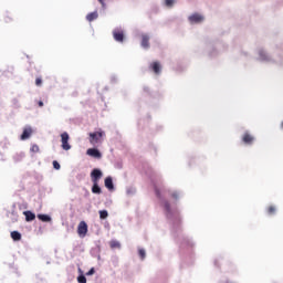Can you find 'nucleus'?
<instances>
[{
	"instance_id": "f257e3e1",
	"label": "nucleus",
	"mask_w": 283,
	"mask_h": 283,
	"mask_svg": "<svg viewBox=\"0 0 283 283\" xmlns=\"http://www.w3.org/2000/svg\"><path fill=\"white\" fill-rule=\"evenodd\" d=\"M254 54L256 61H259L260 63H280L275 59H273V55L270 54L269 51L264 49V46L256 48Z\"/></svg>"
},
{
	"instance_id": "f03ea898",
	"label": "nucleus",
	"mask_w": 283,
	"mask_h": 283,
	"mask_svg": "<svg viewBox=\"0 0 283 283\" xmlns=\"http://www.w3.org/2000/svg\"><path fill=\"white\" fill-rule=\"evenodd\" d=\"M188 23L190 25H200V23H205V14L200 12H193L188 17Z\"/></svg>"
},
{
	"instance_id": "7ed1b4c3",
	"label": "nucleus",
	"mask_w": 283,
	"mask_h": 283,
	"mask_svg": "<svg viewBox=\"0 0 283 283\" xmlns=\"http://www.w3.org/2000/svg\"><path fill=\"white\" fill-rule=\"evenodd\" d=\"M103 137H105V133L102 129L90 133L91 145H98L99 143H103Z\"/></svg>"
},
{
	"instance_id": "20e7f679",
	"label": "nucleus",
	"mask_w": 283,
	"mask_h": 283,
	"mask_svg": "<svg viewBox=\"0 0 283 283\" xmlns=\"http://www.w3.org/2000/svg\"><path fill=\"white\" fill-rule=\"evenodd\" d=\"M113 39L116 43H123L125 41V29L117 27L113 30Z\"/></svg>"
},
{
	"instance_id": "39448f33",
	"label": "nucleus",
	"mask_w": 283,
	"mask_h": 283,
	"mask_svg": "<svg viewBox=\"0 0 283 283\" xmlns=\"http://www.w3.org/2000/svg\"><path fill=\"white\" fill-rule=\"evenodd\" d=\"M61 143L64 151H70V149H72V145H70V134H67V132L61 134Z\"/></svg>"
},
{
	"instance_id": "423d86ee",
	"label": "nucleus",
	"mask_w": 283,
	"mask_h": 283,
	"mask_svg": "<svg viewBox=\"0 0 283 283\" xmlns=\"http://www.w3.org/2000/svg\"><path fill=\"white\" fill-rule=\"evenodd\" d=\"M242 143L244 145H253L255 143V136H253L252 134L249 133V130H247L241 138Z\"/></svg>"
},
{
	"instance_id": "0eeeda50",
	"label": "nucleus",
	"mask_w": 283,
	"mask_h": 283,
	"mask_svg": "<svg viewBox=\"0 0 283 283\" xmlns=\"http://www.w3.org/2000/svg\"><path fill=\"white\" fill-rule=\"evenodd\" d=\"M103 178V171L98 168H95L91 172V180L92 182H99V180Z\"/></svg>"
},
{
	"instance_id": "6e6552de",
	"label": "nucleus",
	"mask_w": 283,
	"mask_h": 283,
	"mask_svg": "<svg viewBox=\"0 0 283 283\" xmlns=\"http://www.w3.org/2000/svg\"><path fill=\"white\" fill-rule=\"evenodd\" d=\"M77 235H80V238H85V235H87V223L85 221L78 223Z\"/></svg>"
},
{
	"instance_id": "1a4fd4ad",
	"label": "nucleus",
	"mask_w": 283,
	"mask_h": 283,
	"mask_svg": "<svg viewBox=\"0 0 283 283\" xmlns=\"http://www.w3.org/2000/svg\"><path fill=\"white\" fill-rule=\"evenodd\" d=\"M163 205H164V209L166 211L167 218H171L178 214V211L176 209H171V206H169V202L164 201Z\"/></svg>"
},
{
	"instance_id": "9d476101",
	"label": "nucleus",
	"mask_w": 283,
	"mask_h": 283,
	"mask_svg": "<svg viewBox=\"0 0 283 283\" xmlns=\"http://www.w3.org/2000/svg\"><path fill=\"white\" fill-rule=\"evenodd\" d=\"M149 39H151V36L149 35V33H142L140 46H142L144 50H149Z\"/></svg>"
},
{
	"instance_id": "9b49d317",
	"label": "nucleus",
	"mask_w": 283,
	"mask_h": 283,
	"mask_svg": "<svg viewBox=\"0 0 283 283\" xmlns=\"http://www.w3.org/2000/svg\"><path fill=\"white\" fill-rule=\"evenodd\" d=\"M86 154H87V156H91L92 158H103V155L96 148H88L86 150Z\"/></svg>"
},
{
	"instance_id": "f8f14e48",
	"label": "nucleus",
	"mask_w": 283,
	"mask_h": 283,
	"mask_svg": "<svg viewBox=\"0 0 283 283\" xmlns=\"http://www.w3.org/2000/svg\"><path fill=\"white\" fill-rule=\"evenodd\" d=\"M104 185L108 191H114V179L112 177H106L104 180Z\"/></svg>"
},
{
	"instance_id": "ddd939ff",
	"label": "nucleus",
	"mask_w": 283,
	"mask_h": 283,
	"mask_svg": "<svg viewBox=\"0 0 283 283\" xmlns=\"http://www.w3.org/2000/svg\"><path fill=\"white\" fill-rule=\"evenodd\" d=\"M150 69L153 70V72H154L155 74H160V72H161V70H163V66H160V63H158V62H153V63L150 64Z\"/></svg>"
},
{
	"instance_id": "4468645a",
	"label": "nucleus",
	"mask_w": 283,
	"mask_h": 283,
	"mask_svg": "<svg viewBox=\"0 0 283 283\" xmlns=\"http://www.w3.org/2000/svg\"><path fill=\"white\" fill-rule=\"evenodd\" d=\"M30 136H32V128L27 127V128H24V130L21 135V140H28V138H30Z\"/></svg>"
},
{
	"instance_id": "2eb2a0df",
	"label": "nucleus",
	"mask_w": 283,
	"mask_h": 283,
	"mask_svg": "<svg viewBox=\"0 0 283 283\" xmlns=\"http://www.w3.org/2000/svg\"><path fill=\"white\" fill-rule=\"evenodd\" d=\"M177 3L178 0H164L161 6H164V8H174Z\"/></svg>"
},
{
	"instance_id": "dca6fc26",
	"label": "nucleus",
	"mask_w": 283,
	"mask_h": 283,
	"mask_svg": "<svg viewBox=\"0 0 283 283\" xmlns=\"http://www.w3.org/2000/svg\"><path fill=\"white\" fill-rule=\"evenodd\" d=\"M23 214L25 216L27 222H32V220H35L36 214H34L32 211H24Z\"/></svg>"
},
{
	"instance_id": "f3484780",
	"label": "nucleus",
	"mask_w": 283,
	"mask_h": 283,
	"mask_svg": "<svg viewBox=\"0 0 283 283\" xmlns=\"http://www.w3.org/2000/svg\"><path fill=\"white\" fill-rule=\"evenodd\" d=\"M96 19H98V12L97 11H94V12H91L86 15V21H96Z\"/></svg>"
},
{
	"instance_id": "a211bd4d",
	"label": "nucleus",
	"mask_w": 283,
	"mask_h": 283,
	"mask_svg": "<svg viewBox=\"0 0 283 283\" xmlns=\"http://www.w3.org/2000/svg\"><path fill=\"white\" fill-rule=\"evenodd\" d=\"M92 193H96L97 196H99V193H103V190L101 189V186H98V182H93Z\"/></svg>"
},
{
	"instance_id": "6ab92c4d",
	"label": "nucleus",
	"mask_w": 283,
	"mask_h": 283,
	"mask_svg": "<svg viewBox=\"0 0 283 283\" xmlns=\"http://www.w3.org/2000/svg\"><path fill=\"white\" fill-rule=\"evenodd\" d=\"M41 222H52V217L50 214H38Z\"/></svg>"
},
{
	"instance_id": "aec40b11",
	"label": "nucleus",
	"mask_w": 283,
	"mask_h": 283,
	"mask_svg": "<svg viewBox=\"0 0 283 283\" xmlns=\"http://www.w3.org/2000/svg\"><path fill=\"white\" fill-rule=\"evenodd\" d=\"M138 256L140 258V260H145V258H147V251L145 250V248H138Z\"/></svg>"
},
{
	"instance_id": "412c9836",
	"label": "nucleus",
	"mask_w": 283,
	"mask_h": 283,
	"mask_svg": "<svg viewBox=\"0 0 283 283\" xmlns=\"http://www.w3.org/2000/svg\"><path fill=\"white\" fill-rule=\"evenodd\" d=\"M11 238H12V240H14V242H19V240H21V234L19 231H12Z\"/></svg>"
},
{
	"instance_id": "4be33fe9",
	"label": "nucleus",
	"mask_w": 283,
	"mask_h": 283,
	"mask_svg": "<svg viewBox=\"0 0 283 283\" xmlns=\"http://www.w3.org/2000/svg\"><path fill=\"white\" fill-rule=\"evenodd\" d=\"M9 218L11 219L12 222H18V220H19V214H18L15 211H12V212L9 214Z\"/></svg>"
},
{
	"instance_id": "5701e85b",
	"label": "nucleus",
	"mask_w": 283,
	"mask_h": 283,
	"mask_svg": "<svg viewBox=\"0 0 283 283\" xmlns=\"http://www.w3.org/2000/svg\"><path fill=\"white\" fill-rule=\"evenodd\" d=\"M111 249H120V242L118 240H112Z\"/></svg>"
},
{
	"instance_id": "b1692460",
	"label": "nucleus",
	"mask_w": 283,
	"mask_h": 283,
	"mask_svg": "<svg viewBox=\"0 0 283 283\" xmlns=\"http://www.w3.org/2000/svg\"><path fill=\"white\" fill-rule=\"evenodd\" d=\"M109 212H107V210H99V218L101 220H106V218H108Z\"/></svg>"
},
{
	"instance_id": "393cba45",
	"label": "nucleus",
	"mask_w": 283,
	"mask_h": 283,
	"mask_svg": "<svg viewBox=\"0 0 283 283\" xmlns=\"http://www.w3.org/2000/svg\"><path fill=\"white\" fill-rule=\"evenodd\" d=\"M13 158L17 163H19V160H23V158H25V154L24 153L17 154L14 155Z\"/></svg>"
},
{
	"instance_id": "a878e982",
	"label": "nucleus",
	"mask_w": 283,
	"mask_h": 283,
	"mask_svg": "<svg viewBox=\"0 0 283 283\" xmlns=\"http://www.w3.org/2000/svg\"><path fill=\"white\" fill-rule=\"evenodd\" d=\"M275 211H276V209H275L274 206H270V207L268 208V213H269V216H275Z\"/></svg>"
},
{
	"instance_id": "bb28decb",
	"label": "nucleus",
	"mask_w": 283,
	"mask_h": 283,
	"mask_svg": "<svg viewBox=\"0 0 283 283\" xmlns=\"http://www.w3.org/2000/svg\"><path fill=\"white\" fill-rule=\"evenodd\" d=\"M135 190L132 189V186L126 187V196H128L129 198L132 197V193H134Z\"/></svg>"
},
{
	"instance_id": "cd10ccee",
	"label": "nucleus",
	"mask_w": 283,
	"mask_h": 283,
	"mask_svg": "<svg viewBox=\"0 0 283 283\" xmlns=\"http://www.w3.org/2000/svg\"><path fill=\"white\" fill-rule=\"evenodd\" d=\"M77 282H78V283H87V279L85 277V275H80V276L77 277Z\"/></svg>"
},
{
	"instance_id": "c85d7f7f",
	"label": "nucleus",
	"mask_w": 283,
	"mask_h": 283,
	"mask_svg": "<svg viewBox=\"0 0 283 283\" xmlns=\"http://www.w3.org/2000/svg\"><path fill=\"white\" fill-rule=\"evenodd\" d=\"M53 167H54L56 170H59V169H61V164H59V161L54 160V161H53Z\"/></svg>"
},
{
	"instance_id": "c756f323",
	"label": "nucleus",
	"mask_w": 283,
	"mask_h": 283,
	"mask_svg": "<svg viewBox=\"0 0 283 283\" xmlns=\"http://www.w3.org/2000/svg\"><path fill=\"white\" fill-rule=\"evenodd\" d=\"M171 196L175 198V200H178V198H180V192L175 191L171 193Z\"/></svg>"
},
{
	"instance_id": "7c9ffc66",
	"label": "nucleus",
	"mask_w": 283,
	"mask_h": 283,
	"mask_svg": "<svg viewBox=\"0 0 283 283\" xmlns=\"http://www.w3.org/2000/svg\"><path fill=\"white\" fill-rule=\"evenodd\" d=\"M42 83H43V80H41V77H38L35 80V85H38V87H40V85H42Z\"/></svg>"
},
{
	"instance_id": "2f4dec72",
	"label": "nucleus",
	"mask_w": 283,
	"mask_h": 283,
	"mask_svg": "<svg viewBox=\"0 0 283 283\" xmlns=\"http://www.w3.org/2000/svg\"><path fill=\"white\" fill-rule=\"evenodd\" d=\"M31 151H33V153H38L39 151V146L38 145H33L32 147H31Z\"/></svg>"
},
{
	"instance_id": "473e14b6",
	"label": "nucleus",
	"mask_w": 283,
	"mask_h": 283,
	"mask_svg": "<svg viewBox=\"0 0 283 283\" xmlns=\"http://www.w3.org/2000/svg\"><path fill=\"white\" fill-rule=\"evenodd\" d=\"M94 273H96V271L94 270V268H92V269L86 273V275H94Z\"/></svg>"
},
{
	"instance_id": "72a5a7b5",
	"label": "nucleus",
	"mask_w": 283,
	"mask_h": 283,
	"mask_svg": "<svg viewBox=\"0 0 283 283\" xmlns=\"http://www.w3.org/2000/svg\"><path fill=\"white\" fill-rule=\"evenodd\" d=\"M155 193L158 198H160V190L157 187H155Z\"/></svg>"
},
{
	"instance_id": "f704fd0d",
	"label": "nucleus",
	"mask_w": 283,
	"mask_h": 283,
	"mask_svg": "<svg viewBox=\"0 0 283 283\" xmlns=\"http://www.w3.org/2000/svg\"><path fill=\"white\" fill-rule=\"evenodd\" d=\"M102 6H105V0H98Z\"/></svg>"
},
{
	"instance_id": "c9c22d12",
	"label": "nucleus",
	"mask_w": 283,
	"mask_h": 283,
	"mask_svg": "<svg viewBox=\"0 0 283 283\" xmlns=\"http://www.w3.org/2000/svg\"><path fill=\"white\" fill-rule=\"evenodd\" d=\"M39 107H43V102L42 101L39 102Z\"/></svg>"
},
{
	"instance_id": "e433bc0d",
	"label": "nucleus",
	"mask_w": 283,
	"mask_h": 283,
	"mask_svg": "<svg viewBox=\"0 0 283 283\" xmlns=\"http://www.w3.org/2000/svg\"><path fill=\"white\" fill-rule=\"evenodd\" d=\"M117 169H123V165L118 164Z\"/></svg>"
},
{
	"instance_id": "4c0bfd02",
	"label": "nucleus",
	"mask_w": 283,
	"mask_h": 283,
	"mask_svg": "<svg viewBox=\"0 0 283 283\" xmlns=\"http://www.w3.org/2000/svg\"><path fill=\"white\" fill-rule=\"evenodd\" d=\"M115 78H116V76H113V77H112V81H114Z\"/></svg>"
}]
</instances>
